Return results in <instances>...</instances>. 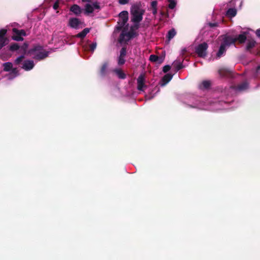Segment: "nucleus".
Masks as SVG:
<instances>
[{"label": "nucleus", "mask_w": 260, "mask_h": 260, "mask_svg": "<svg viewBox=\"0 0 260 260\" xmlns=\"http://www.w3.org/2000/svg\"><path fill=\"white\" fill-rule=\"evenodd\" d=\"M157 8L152 9V13L153 15H156L157 13Z\"/></svg>", "instance_id": "41"}, {"label": "nucleus", "mask_w": 260, "mask_h": 260, "mask_svg": "<svg viewBox=\"0 0 260 260\" xmlns=\"http://www.w3.org/2000/svg\"><path fill=\"white\" fill-rule=\"evenodd\" d=\"M210 82L208 81H204L200 85V88L201 89H207L209 87Z\"/></svg>", "instance_id": "22"}, {"label": "nucleus", "mask_w": 260, "mask_h": 260, "mask_svg": "<svg viewBox=\"0 0 260 260\" xmlns=\"http://www.w3.org/2000/svg\"><path fill=\"white\" fill-rule=\"evenodd\" d=\"M4 70L5 71H10L13 67V64L11 62H7L4 63Z\"/></svg>", "instance_id": "23"}, {"label": "nucleus", "mask_w": 260, "mask_h": 260, "mask_svg": "<svg viewBox=\"0 0 260 260\" xmlns=\"http://www.w3.org/2000/svg\"><path fill=\"white\" fill-rule=\"evenodd\" d=\"M82 2H86L84 6V14L89 15L96 10L100 9V4L97 2H92L91 0H82Z\"/></svg>", "instance_id": "3"}, {"label": "nucleus", "mask_w": 260, "mask_h": 260, "mask_svg": "<svg viewBox=\"0 0 260 260\" xmlns=\"http://www.w3.org/2000/svg\"><path fill=\"white\" fill-rule=\"evenodd\" d=\"M237 14V11L235 9L230 8L226 12V15L229 17H234Z\"/></svg>", "instance_id": "21"}, {"label": "nucleus", "mask_w": 260, "mask_h": 260, "mask_svg": "<svg viewBox=\"0 0 260 260\" xmlns=\"http://www.w3.org/2000/svg\"><path fill=\"white\" fill-rule=\"evenodd\" d=\"M129 0H118V3L120 5H125L128 3Z\"/></svg>", "instance_id": "38"}, {"label": "nucleus", "mask_w": 260, "mask_h": 260, "mask_svg": "<svg viewBox=\"0 0 260 260\" xmlns=\"http://www.w3.org/2000/svg\"><path fill=\"white\" fill-rule=\"evenodd\" d=\"M20 47L16 43L12 44L10 46V50L11 51H16L19 50Z\"/></svg>", "instance_id": "27"}, {"label": "nucleus", "mask_w": 260, "mask_h": 260, "mask_svg": "<svg viewBox=\"0 0 260 260\" xmlns=\"http://www.w3.org/2000/svg\"><path fill=\"white\" fill-rule=\"evenodd\" d=\"M190 106L192 108H196L202 110H212V108L205 105L203 103H200L199 104L194 103L192 105H190Z\"/></svg>", "instance_id": "13"}, {"label": "nucleus", "mask_w": 260, "mask_h": 260, "mask_svg": "<svg viewBox=\"0 0 260 260\" xmlns=\"http://www.w3.org/2000/svg\"><path fill=\"white\" fill-rule=\"evenodd\" d=\"M260 71V66H258L257 68V70H256V74H258V73Z\"/></svg>", "instance_id": "44"}, {"label": "nucleus", "mask_w": 260, "mask_h": 260, "mask_svg": "<svg viewBox=\"0 0 260 260\" xmlns=\"http://www.w3.org/2000/svg\"><path fill=\"white\" fill-rule=\"evenodd\" d=\"M248 88V84L247 82H244L237 86L236 90L239 91H244Z\"/></svg>", "instance_id": "19"}, {"label": "nucleus", "mask_w": 260, "mask_h": 260, "mask_svg": "<svg viewBox=\"0 0 260 260\" xmlns=\"http://www.w3.org/2000/svg\"><path fill=\"white\" fill-rule=\"evenodd\" d=\"M28 48V44L24 43V44L20 47L19 50L22 51L23 52L25 53Z\"/></svg>", "instance_id": "29"}, {"label": "nucleus", "mask_w": 260, "mask_h": 260, "mask_svg": "<svg viewBox=\"0 0 260 260\" xmlns=\"http://www.w3.org/2000/svg\"><path fill=\"white\" fill-rule=\"evenodd\" d=\"M7 30L5 29L0 30V49L7 44L8 40L5 37Z\"/></svg>", "instance_id": "10"}, {"label": "nucleus", "mask_w": 260, "mask_h": 260, "mask_svg": "<svg viewBox=\"0 0 260 260\" xmlns=\"http://www.w3.org/2000/svg\"><path fill=\"white\" fill-rule=\"evenodd\" d=\"M70 11L76 15H79L81 14L82 10L81 8L77 5H73L70 8Z\"/></svg>", "instance_id": "15"}, {"label": "nucleus", "mask_w": 260, "mask_h": 260, "mask_svg": "<svg viewBox=\"0 0 260 260\" xmlns=\"http://www.w3.org/2000/svg\"><path fill=\"white\" fill-rule=\"evenodd\" d=\"M12 74H14L15 75L13 77H11V76H10L9 77H8V79H12L13 78H14L16 76V69H14L12 71Z\"/></svg>", "instance_id": "40"}, {"label": "nucleus", "mask_w": 260, "mask_h": 260, "mask_svg": "<svg viewBox=\"0 0 260 260\" xmlns=\"http://www.w3.org/2000/svg\"><path fill=\"white\" fill-rule=\"evenodd\" d=\"M29 53L33 55L35 59L38 60L43 59L48 56V52H44L43 48L40 46H35L29 50Z\"/></svg>", "instance_id": "4"}, {"label": "nucleus", "mask_w": 260, "mask_h": 260, "mask_svg": "<svg viewBox=\"0 0 260 260\" xmlns=\"http://www.w3.org/2000/svg\"><path fill=\"white\" fill-rule=\"evenodd\" d=\"M61 1V0H57L53 5V9L54 10H56L58 9V7H59V4L60 3V2Z\"/></svg>", "instance_id": "35"}, {"label": "nucleus", "mask_w": 260, "mask_h": 260, "mask_svg": "<svg viewBox=\"0 0 260 260\" xmlns=\"http://www.w3.org/2000/svg\"><path fill=\"white\" fill-rule=\"evenodd\" d=\"M247 32H244L241 34L239 35L236 38H233L234 39H236V41H238L240 43H244L246 39Z\"/></svg>", "instance_id": "16"}, {"label": "nucleus", "mask_w": 260, "mask_h": 260, "mask_svg": "<svg viewBox=\"0 0 260 260\" xmlns=\"http://www.w3.org/2000/svg\"><path fill=\"white\" fill-rule=\"evenodd\" d=\"M157 3L156 1H154L151 3V6L152 9L157 8Z\"/></svg>", "instance_id": "37"}, {"label": "nucleus", "mask_w": 260, "mask_h": 260, "mask_svg": "<svg viewBox=\"0 0 260 260\" xmlns=\"http://www.w3.org/2000/svg\"><path fill=\"white\" fill-rule=\"evenodd\" d=\"M236 39H234L233 37L229 36H225L223 39V42L221 44L219 49L217 53V56L218 58L220 57L225 52L226 49L230 45L234 44Z\"/></svg>", "instance_id": "2"}, {"label": "nucleus", "mask_w": 260, "mask_h": 260, "mask_svg": "<svg viewBox=\"0 0 260 260\" xmlns=\"http://www.w3.org/2000/svg\"><path fill=\"white\" fill-rule=\"evenodd\" d=\"M173 76L170 74L165 75L161 80L160 85L164 86L166 85L172 78Z\"/></svg>", "instance_id": "14"}, {"label": "nucleus", "mask_w": 260, "mask_h": 260, "mask_svg": "<svg viewBox=\"0 0 260 260\" xmlns=\"http://www.w3.org/2000/svg\"><path fill=\"white\" fill-rule=\"evenodd\" d=\"M208 45L206 43H203L198 45L196 48V51L198 55L200 57H204L206 55Z\"/></svg>", "instance_id": "8"}, {"label": "nucleus", "mask_w": 260, "mask_h": 260, "mask_svg": "<svg viewBox=\"0 0 260 260\" xmlns=\"http://www.w3.org/2000/svg\"><path fill=\"white\" fill-rule=\"evenodd\" d=\"M169 5L168 7L170 9H174L177 4L176 1L175 0H168Z\"/></svg>", "instance_id": "26"}, {"label": "nucleus", "mask_w": 260, "mask_h": 260, "mask_svg": "<svg viewBox=\"0 0 260 260\" xmlns=\"http://www.w3.org/2000/svg\"><path fill=\"white\" fill-rule=\"evenodd\" d=\"M128 12L123 11L119 14V21H118V26H116L117 29H121L125 24L127 23L128 20Z\"/></svg>", "instance_id": "6"}, {"label": "nucleus", "mask_w": 260, "mask_h": 260, "mask_svg": "<svg viewBox=\"0 0 260 260\" xmlns=\"http://www.w3.org/2000/svg\"><path fill=\"white\" fill-rule=\"evenodd\" d=\"M145 76L143 74H141L137 79L138 89L139 90L143 91L145 85Z\"/></svg>", "instance_id": "11"}, {"label": "nucleus", "mask_w": 260, "mask_h": 260, "mask_svg": "<svg viewBox=\"0 0 260 260\" xmlns=\"http://www.w3.org/2000/svg\"><path fill=\"white\" fill-rule=\"evenodd\" d=\"M88 28H84L81 32H79L76 35V37L80 38H84L86 35L89 32Z\"/></svg>", "instance_id": "18"}, {"label": "nucleus", "mask_w": 260, "mask_h": 260, "mask_svg": "<svg viewBox=\"0 0 260 260\" xmlns=\"http://www.w3.org/2000/svg\"><path fill=\"white\" fill-rule=\"evenodd\" d=\"M34 65L32 60H27L23 62L22 68L25 71H29L34 68Z\"/></svg>", "instance_id": "12"}, {"label": "nucleus", "mask_w": 260, "mask_h": 260, "mask_svg": "<svg viewBox=\"0 0 260 260\" xmlns=\"http://www.w3.org/2000/svg\"><path fill=\"white\" fill-rule=\"evenodd\" d=\"M171 69V67L169 65H166L163 68V71L165 73H167Z\"/></svg>", "instance_id": "36"}, {"label": "nucleus", "mask_w": 260, "mask_h": 260, "mask_svg": "<svg viewBox=\"0 0 260 260\" xmlns=\"http://www.w3.org/2000/svg\"><path fill=\"white\" fill-rule=\"evenodd\" d=\"M82 23L77 18H71L69 20L68 25L71 28L78 29Z\"/></svg>", "instance_id": "9"}, {"label": "nucleus", "mask_w": 260, "mask_h": 260, "mask_svg": "<svg viewBox=\"0 0 260 260\" xmlns=\"http://www.w3.org/2000/svg\"><path fill=\"white\" fill-rule=\"evenodd\" d=\"M24 58V55H21L17 57L15 60V63L16 64H19L20 62L22 60V59Z\"/></svg>", "instance_id": "33"}, {"label": "nucleus", "mask_w": 260, "mask_h": 260, "mask_svg": "<svg viewBox=\"0 0 260 260\" xmlns=\"http://www.w3.org/2000/svg\"><path fill=\"white\" fill-rule=\"evenodd\" d=\"M96 47V43H93L90 45V49L92 52H93Z\"/></svg>", "instance_id": "34"}, {"label": "nucleus", "mask_w": 260, "mask_h": 260, "mask_svg": "<svg viewBox=\"0 0 260 260\" xmlns=\"http://www.w3.org/2000/svg\"><path fill=\"white\" fill-rule=\"evenodd\" d=\"M173 66L176 69L177 71H178L183 68L182 63L178 60L174 61L173 63Z\"/></svg>", "instance_id": "20"}, {"label": "nucleus", "mask_w": 260, "mask_h": 260, "mask_svg": "<svg viewBox=\"0 0 260 260\" xmlns=\"http://www.w3.org/2000/svg\"><path fill=\"white\" fill-rule=\"evenodd\" d=\"M255 42L253 40H251L248 42L247 44V49H249L254 46Z\"/></svg>", "instance_id": "28"}, {"label": "nucleus", "mask_w": 260, "mask_h": 260, "mask_svg": "<svg viewBox=\"0 0 260 260\" xmlns=\"http://www.w3.org/2000/svg\"><path fill=\"white\" fill-rule=\"evenodd\" d=\"M209 25L211 27H215V26H216L217 25V23H210L209 24Z\"/></svg>", "instance_id": "43"}, {"label": "nucleus", "mask_w": 260, "mask_h": 260, "mask_svg": "<svg viewBox=\"0 0 260 260\" xmlns=\"http://www.w3.org/2000/svg\"><path fill=\"white\" fill-rule=\"evenodd\" d=\"M13 32L14 33V35L12 37V39L17 41H21L23 40V38L22 36H25L26 33L25 31L23 30H18L17 28H13Z\"/></svg>", "instance_id": "7"}, {"label": "nucleus", "mask_w": 260, "mask_h": 260, "mask_svg": "<svg viewBox=\"0 0 260 260\" xmlns=\"http://www.w3.org/2000/svg\"><path fill=\"white\" fill-rule=\"evenodd\" d=\"M136 30L135 28L132 27L129 31L123 30L119 37V42L121 44L125 43L132 38L135 37L137 35Z\"/></svg>", "instance_id": "5"}, {"label": "nucleus", "mask_w": 260, "mask_h": 260, "mask_svg": "<svg viewBox=\"0 0 260 260\" xmlns=\"http://www.w3.org/2000/svg\"><path fill=\"white\" fill-rule=\"evenodd\" d=\"M176 31L174 29H172L168 31L167 37L168 39V40L170 41L171 39H172L174 37V36L176 35Z\"/></svg>", "instance_id": "24"}, {"label": "nucleus", "mask_w": 260, "mask_h": 260, "mask_svg": "<svg viewBox=\"0 0 260 260\" xmlns=\"http://www.w3.org/2000/svg\"><path fill=\"white\" fill-rule=\"evenodd\" d=\"M149 60L152 62H161V60H160V61L159 60V58L157 56H156L155 55H153V54H152L150 56Z\"/></svg>", "instance_id": "25"}, {"label": "nucleus", "mask_w": 260, "mask_h": 260, "mask_svg": "<svg viewBox=\"0 0 260 260\" xmlns=\"http://www.w3.org/2000/svg\"><path fill=\"white\" fill-rule=\"evenodd\" d=\"M107 63H104L103 64V66H102V68L101 69V73L102 74V75H104L106 73V71L107 70Z\"/></svg>", "instance_id": "30"}, {"label": "nucleus", "mask_w": 260, "mask_h": 260, "mask_svg": "<svg viewBox=\"0 0 260 260\" xmlns=\"http://www.w3.org/2000/svg\"><path fill=\"white\" fill-rule=\"evenodd\" d=\"M126 49L125 48H122L120 50L119 56L124 57L126 55Z\"/></svg>", "instance_id": "32"}, {"label": "nucleus", "mask_w": 260, "mask_h": 260, "mask_svg": "<svg viewBox=\"0 0 260 260\" xmlns=\"http://www.w3.org/2000/svg\"><path fill=\"white\" fill-rule=\"evenodd\" d=\"M256 34L257 35V36L259 38H260V28L259 29H258L256 31Z\"/></svg>", "instance_id": "42"}, {"label": "nucleus", "mask_w": 260, "mask_h": 260, "mask_svg": "<svg viewBox=\"0 0 260 260\" xmlns=\"http://www.w3.org/2000/svg\"><path fill=\"white\" fill-rule=\"evenodd\" d=\"M115 74L117 75V76L120 79H124L126 77L125 74L123 72V71L119 69H116L114 70L113 71Z\"/></svg>", "instance_id": "17"}, {"label": "nucleus", "mask_w": 260, "mask_h": 260, "mask_svg": "<svg viewBox=\"0 0 260 260\" xmlns=\"http://www.w3.org/2000/svg\"><path fill=\"white\" fill-rule=\"evenodd\" d=\"M225 71L224 69H220L219 70V74L221 76H226V74L223 73Z\"/></svg>", "instance_id": "39"}, {"label": "nucleus", "mask_w": 260, "mask_h": 260, "mask_svg": "<svg viewBox=\"0 0 260 260\" xmlns=\"http://www.w3.org/2000/svg\"><path fill=\"white\" fill-rule=\"evenodd\" d=\"M145 10L141 8V7L137 5H133L131 9V14L132 15L131 20L134 23L133 27L136 29L139 28V23L143 19V16L144 14Z\"/></svg>", "instance_id": "1"}, {"label": "nucleus", "mask_w": 260, "mask_h": 260, "mask_svg": "<svg viewBox=\"0 0 260 260\" xmlns=\"http://www.w3.org/2000/svg\"><path fill=\"white\" fill-rule=\"evenodd\" d=\"M124 62H125V59L124 58V57L119 56L118 60V64L122 65V64H124Z\"/></svg>", "instance_id": "31"}]
</instances>
